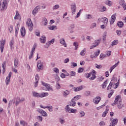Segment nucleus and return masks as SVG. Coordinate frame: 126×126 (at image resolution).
Instances as JSON below:
<instances>
[{"label":"nucleus","mask_w":126,"mask_h":126,"mask_svg":"<svg viewBox=\"0 0 126 126\" xmlns=\"http://www.w3.org/2000/svg\"><path fill=\"white\" fill-rule=\"evenodd\" d=\"M56 89H57L58 90L59 89H61V85H60V83H59V82H57V84H56Z\"/></svg>","instance_id":"nucleus-60"},{"label":"nucleus","mask_w":126,"mask_h":126,"mask_svg":"<svg viewBox=\"0 0 126 126\" xmlns=\"http://www.w3.org/2000/svg\"><path fill=\"white\" fill-rule=\"evenodd\" d=\"M76 112H77V110L76 109H73L72 108H71V111H70V113L75 114Z\"/></svg>","instance_id":"nucleus-62"},{"label":"nucleus","mask_w":126,"mask_h":126,"mask_svg":"<svg viewBox=\"0 0 126 126\" xmlns=\"http://www.w3.org/2000/svg\"><path fill=\"white\" fill-rule=\"evenodd\" d=\"M14 19H19V20L21 19V17H20V15L19 14L18 11H16V15L14 17Z\"/></svg>","instance_id":"nucleus-22"},{"label":"nucleus","mask_w":126,"mask_h":126,"mask_svg":"<svg viewBox=\"0 0 126 126\" xmlns=\"http://www.w3.org/2000/svg\"><path fill=\"white\" fill-rule=\"evenodd\" d=\"M20 124L22 125L23 126H27V123H26L24 121H20Z\"/></svg>","instance_id":"nucleus-47"},{"label":"nucleus","mask_w":126,"mask_h":126,"mask_svg":"<svg viewBox=\"0 0 126 126\" xmlns=\"http://www.w3.org/2000/svg\"><path fill=\"white\" fill-rule=\"evenodd\" d=\"M42 24H43L44 26H46V25L48 24V20H47V18H44L43 19Z\"/></svg>","instance_id":"nucleus-29"},{"label":"nucleus","mask_w":126,"mask_h":126,"mask_svg":"<svg viewBox=\"0 0 126 126\" xmlns=\"http://www.w3.org/2000/svg\"><path fill=\"white\" fill-rule=\"evenodd\" d=\"M36 47H37V45L34 44L33 45V47H32V51H31V54L29 57V60H31V59L33 58V54L34 53V52L35 51V49H36Z\"/></svg>","instance_id":"nucleus-10"},{"label":"nucleus","mask_w":126,"mask_h":126,"mask_svg":"<svg viewBox=\"0 0 126 126\" xmlns=\"http://www.w3.org/2000/svg\"><path fill=\"white\" fill-rule=\"evenodd\" d=\"M9 31L10 33H11L12 31H13V27L12 26H10L8 28Z\"/></svg>","instance_id":"nucleus-59"},{"label":"nucleus","mask_w":126,"mask_h":126,"mask_svg":"<svg viewBox=\"0 0 126 126\" xmlns=\"http://www.w3.org/2000/svg\"><path fill=\"white\" fill-rule=\"evenodd\" d=\"M118 121L119 120H118V119H114L111 121V122L110 123V124H111L112 126H116V125H117V124H118Z\"/></svg>","instance_id":"nucleus-18"},{"label":"nucleus","mask_w":126,"mask_h":126,"mask_svg":"<svg viewBox=\"0 0 126 126\" xmlns=\"http://www.w3.org/2000/svg\"><path fill=\"white\" fill-rule=\"evenodd\" d=\"M70 76H75L76 73L73 71H71L69 72Z\"/></svg>","instance_id":"nucleus-54"},{"label":"nucleus","mask_w":126,"mask_h":126,"mask_svg":"<svg viewBox=\"0 0 126 126\" xmlns=\"http://www.w3.org/2000/svg\"><path fill=\"white\" fill-rule=\"evenodd\" d=\"M108 112H109V106H106L105 111L102 114V117L103 118H105V117H106L107 114H108Z\"/></svg>","instance_id":"nucleus-25"},{"label":"nucleus","mask_w":126,"mask_h":126,"mask_svg":"<svg viewBox=\"0 0 126 126\" xmlns=\"http://www.w3.org/2000/svg\"><path fill=\"white\" fill-rule=\"evenodd\" d=\"M115 20H116V15L114 14V15H112L111 16V19L110 21V24H113V23L115 22Z\"/></svg>","instance_id":"nucleus-24"},{"label":"nucleus","mask_w":126,"mask_h":126,"mask_svg":"<svg viewBox=\"0 0 126 126\" xmlns=\"http://www.w3.org/2000/svg\"><path fill=\"white\" fill-rule=\"evenodd\" d=\"M118 43H119L118 40H114L112 42V46H115L116 45L118 44Z\"/></svg>","instance_id":"nucleus-51"},{"label":"nucleus","mask_w":126,"mask_h":126,"mask_svg":"<svg viewBox=\"0 0 126 126\" xmlns=\"http://www.w3.org/2000/svg\"><path fill=\"white\" fill-rule=\"evenodd\" d=\"M40 41L42 44H45V43H46V36H45V35L42 36L41 38H40Z\"/></svg>","instance_id":"nucleus-27"},{"label":"nucleus","mask_w":126,"mask_h":126,"mask_svg":"<svg viewBox=\"0 0 126 126\" xmlns=\"http://www.w3.org/2000/svg\"><path fill=\"white\" fill-rule=\"evenodd\" d=\"M90 94H91L90 91H86L85 92L84 95L86 97H87V96H89V95H90Z\"/></svg>","instance_id":"nucleus-48"},{"label":"nucleus","mask_w":126,"mask_h":126,"mask_svg":"<svg viewBox=\"0 0 126 126\" xmlns=\"http://www.w3.org/2000/svg\"><path fill=\"white\" fill-rule=\"evenodd\" d=\"M26 33V31L25 30V28L24 27H22L21 29V35L22 37H24L25 36V34Z\"/></svg>","instance_id":"nucleus-15"},{"label":"nucleus","mask_w":126,"mask_h":126,"mask_svg":"<svg viewBox=\"0 0 126 126\" xmlns=\"http://www.w3.org/2000/svg\"><path fill=\"white\" fill-rule=\"evenodd\" d=\"M107 57L106 55L101 54L100 56H99V59L100 60H103V59H105Z\"/></svg>","instance_id":"nucleus-40"},{"label":"nucleus","mask_w":126,"mask_h":126,"mask_svg":"<svg viewBox=\"0 0 126 126\" xmlns=\"http://www.w3.org/2000/svg\"><path fill=\"white\" fill-rule=\"evenodd\" d=\"M112 87H113V86H112V83H110L109 85L107 87V90H109L110 89H111Z\"/></svg>","instance_id":"nucleus-63"},{"label":"nucleus","mask_w":126,"mask_h":126,"mask_svg":"<svg viewBox=\"0 0 126 126\" xmlns=\"http://www.w3.org/2000/svg\"><path fill=\"white\" fill-rule=\"evenodd\" d=\"M96 71L95 70H93L92 72H91V77L90 78V79L91 80H94L95 78H96Z\"/></svg>","instance_id":"nucleus-12"},{"label":"nucleus","mask_w":126,"mask_h":126,"mask_svg":"<svg viewBox=\"0 0 126 126\" xmlns=\"http://www.w3.org/2000/svg\"><path fill=\"white\" fill-rule=\"evenodd\" d=\"M50 46H51V43H50V41H48L47 43H46V44L44 45V47L46 49H48Z\"/></svg>","instance_id":"nucleus-50"},{"label":"nucleus","mask_w":126,"mask_h":126,"mask_svg":"<svg viewBox=\"0 0 126 126\" xmlns=\"http://www.w3.org/2000/svg\"><path fill=\"white\" fill-rule=\"evenodd\" d=\"M111 93L108 94V98H111V97L112 96V95H113V94H114V90H112L111 91Z\"/></svg>","instance_id":"nucleus-57"},{"label":"nucleus","mask_w":126,"mask_h":126,"mask_svg":"<svg viewBox=\"0 0 126 126\" xmlns=\"http://www.w3.org/2000/svg\"><path fill=\"white\" fill-rule=\"evenodd\" d=\"M73 46L75 47V50H77L78 49V42H74L73 43Z\"/></svg>","instance_id":"nucleus-39"},{"label":"nucleus","mask_w":126,"mask_h":126,"mask_svg":"<svg viewBox=\"0 0 126 126\" xmlns=\"http://www.w3.org/2000/svg\"><path fill=\"white\" fill-rule=\"evenodd\" d=\"M36 120H37L38 122H42L43 121V117L41 116H38L36 117Z\"/></svg>","instance_id":"nucleus-38"},{"label":"nucleus","mask_w":126,"mask_h":126,"mask_svg":"<svg viewBox=\"0 0 126 126\" xmlns=\"http://www.w3.org/2000/svg\"><path fill=\"white\" fill-rule=\"evenodd\" d=\"M70 93V92L69 91L66 90L65 91L63 92V97L65 98H66L67 97V95H69V94Z\"/></svg>","instance_id":"nucleus-23"},{"label":"nucleus","mask_w":126,"mask_h":126,"mask_svg":"<svg viewBox=\"0 0 126 126\" xmlns=\"http://www.w3.org/2000/svg\"><path fill=\"white\" fill-rule=\"evenodd\" d=\"M14 66L15 67H18L19 65L18 64L19 63V61L18 60V59L17 58H15L14 60Z\"/></svg>","instance_id":"nucleus-19"},{"label":"nucleus","mask_w":126,"mask_h":126,"mask_svg":"<svg viewBox=\"0 0 126 126\" xmlns=\"http://www.w3.org/2000/svg\"><path fill=\"white\" fill-rule=\"evenodd\" d=\"M83 10L82 9H80L79 10V11L77 13V15L76 16V18H78V17H79V16H80V14H81V12H82Z\"/></svg>","instance_id":"nucleus-45"},{"label":"nucleus","mask_w":126,"mask_h":126,"mask_svg":"<svg viewBox=\"0 0 126 126\" xmlns=\"http://www.w3.org/2000/svg\"><path fill=\"white\" fill-rule=\"evenodd\" d=\"M100 11H101V12H104V11H107V7H105V6H103L102 8H100L99 9Z\"/></svg>","instance_id":"nucleus-43"},{"label":"nucleus","mask_w":126,"mask_h":126,"mask_svg":"<svg viewBox=\"0 0 126 126\" xmlns=\"http://www.w3.org/2000/svg\"><path fill=\"white\" fill-rule=\"evenodd\" d=\"M94 65H95V67H96V68L100 69V68H101L102 67V65L101 64L98 65L97 64H95Z\"/></svg>","instance_id":"nucleus-61"},{"label":"nucleus","mask_w":126,"mask_h":126,"mask_svg":"<svg viewBox=\"0 0 126 126\" xmlns=\"http://www.w3.org/2000/svg\"><path fill=\"white\" fill-rule=\"evenodd\" d=\"M37 68L38 69H43L44 68V66L41 61H38L37 62Z\"/></svg>","instance_id":"nucleus-13"},{"label":"nucleus","mask_w":126,"mask_h":126,"mask_svg":"<svg viewBox=\"0 0 126 126\" xmlns=\"http://www.w3.org/2000/svg\"><path fill=\"white\" fill-rule=\"evenodd\" d=\"M19 24H18L17 25V26L15 28V36H17V34H18V31L19 30V27H18Z\"/></svg>","instance_id":"nucleus-31"},{"label":"nucleus","mask_w":126,"mask_h":126,"mask_svg":"<svg viewBox=\"0 0 126 126\" xmlns=\"http://www.w3.org/2000/svg\"><path fill=\"white\" fill-rule=\"evenodd\" d=\"M27 25L28 26L30 31H32L33 30V23L32 21L30 19H29L26 22Z\"/></svg>","instance_id":"nucleus-5"},{"label":"nucleus","mask_w":126,"mask_h":126,"mask_svg":"<svg viewBox=\"0 0 126 126\" xmlns=\"http://www.w3.org/2000/svg\"><path fill=\"white\" fill-rule=\"evenodd\" d=\"M76 105V102H75L74 99H72L71 100V102H70L69 106H71V107H75Z\"/></svg>","instance_id":"nucleus-26"},{"label":"nucleus","mask_w":126,"mask_h":126,"mask_svg":"<svg viewBox=\"0 0 126 126\" xmlns=\"http://www.w3.org/2000/svg\"><path fill=\"white\" fill-rule=\"evenodd\" d=\"M101 19H103L102 22L103 23H106V24L108 23V19L107 18H105V17L102 18Z\"/></svg>","instance_id":"nucleus-46"},{"label":"nucleus","mask_w":126,"mask_h":126,"mask_svg":"<svg viewBox=\"0 0 126 126\" xmlns=\"http://www.w3.org/2000/svg\"><path fill=\"white\" fill-rule=\"evenodd\" d=\"M40 7L39 6H36L32 11V14L33 15L35 16L38 13V9H39Z\"/></svg>","instance_id":"nucleus-20"},{"label":"nucleus","mask_w":126,"mask_h":126,"mask_svg":"<svg viewBox=\"0 0 126 126\" xmlns=\"http://www.w3.org/2000/svg\"><path fill=\"white\" fill-rule=\"evenodd\" d=\"M115 79V78L113 77H112L111 81L110 82V83L112 84V87H114V86H116V83L114 82V80Z\"/></svg>","instance_id":"nucleus-33"},{"label":"nucleus","mask_w":126,"mask_h":126,"mask_svg":"<svg viewBox=\"0 0 126 126\" xmlns=\"http://www.w3.org/2000/svg\"><path fill=\"white\" fill-rule=\"evenodd\" d=\"M71 66H72V67H75V66H77V63L72 62V64Z\"/></svg>","instance_id":"nucleus-64"},{"label":"nucleus","mask_w":126,"mask_h":126,"mask_svg":"<svg viewBox=\"0 0 126 126\" xmlns=\"http://www.w3.org/2000/svg\"><path fill=\"white\" fill-rule=\"evenodd\" d=\"M2 67L3 68V72H4L5 70V62H3L2 64Z\"/></svg>","instance_id":"nucleus-56"},{"label":"nucleus","mask_w":126,"mask_h":126,"mask_svg":"<svg viewBox=\"0 0 126 126\" xmlns=\"http://www.w3.org/2000/svg\"><path fill=\"white\" fill-rule=\"evenodd\" d=\"M7 2H8V0H3V2L1 4V2L0 1V8L2 10L6 7V4H7Z\"/></svg>","instance_id":"nucleus-6"},{"label":"nucleus","mask_w":126,"mask_h":126,"mask_svg":"<svg viewBox=\"0 0 126 126\" xmlns=\"http://www.w3.org/2000/svg\"><path fill=\"white\" fill-rule=\"evenodd\" d=\"M41 83L43 86L46 87L47 91H50L51 90V91H54V90L51 87V85L50 84L44 83L43 81L41 82Z\"/></svg>","instance_id":"nucleus-7"},{"label":"nucleus","mask_w":126,"mask_h":126,"mask_svg":"<svg viewBox=\"0 0 126 126\" xmlns=\"http://www.w3.org/2000/svg\"><path fill=\"white\" fill-rule=\"evenodd\" d=\"M79 117L80 118H83V117H85V112L83 111H79Z\"/></svg>","instance_id":"nucleus-28"},{"label":"nucleus","mask_w":126,"mask_h":126,"mask_svg":"<svg viewBox=\"0 0 126 126\" xmlns=\"http://www.w3.org/2000/svg\"><path fill=\"white\" fill-rule=\"evenodd\" d=\"M101 101V97L99 96H96L94 99V104H98L99 102Z\"/></svg>","instance_id":"nucleus-16"},{"label":"nucleus","mask_w":126,"mask_h":126,"mask_svg":"<svg viewBox=\"0 0 126 126\" xmlns=\"http://www.w3.org/2000/svg\"><path fill=\"white\" fill-rule=\"evenodd\" d=\"M115 79V78L113 77H112L111 81L110 82V83L112 84V87H114V86H116V83L114 82V80Z\"/></svg>","instance_id":"nucleus-34"},{"label":"nucleus","mask_w":126,"mask_h":126,"mask_svg":"<svg viewBox=\"0 0 126 126\" xmlns=\"http://www.w3.org/2000/svg\"><path fill=\"white\" fill-rule=\"evenodd\" d=\"M93 17L92 16V15H91V14H88V15H86L87 19H92V18Z\"/></svg>","instance_id":"nucleus-55"},{"label":"nucleus","mask_w":126,"mask_h":126,"mask_svg":"<svg viewBox=\"0 0 126 126\" xmlns=\"http://www.w3.org/2000/svg\"><path fill=\"white\" fill-rule=\"evenodd\" d=\"M119 3L120 5L123 6V8H124V10H126V4L125 3V0H121Z\"/></svg>","instance_id":"nucleus-14"},{"label":"nucleus","mask_w":126,"mask_h":126,"mask_svg":"<svg viewBox=\"0 0 126 126\" xmlns=\"http://www.w3.org/2000/svg\"><path fill=\"white\" fill-rule=\"evenodd\" d=\"M0 49L1 51V53L3 52V49H4V45L5 44V39L0 40Z\"/></svg>","instance_id":"nucleus-9"},{"label":"nucleus","mask_w":126,"mask_h":126,"mask_svg":"<svg viewBox=\"0 0 126 126\" xmlns=\"http://www.w3.org/2000/svg\"><path fill=\"white\" fill-rule=\"evenodd\" d=\"M14 44V40H13V39H12L10 42V46L11 47V50H12V49H13Z\"/></svg>","instance_id":"nucleus-36"},{"label":"nucleus","mask_w":126,"mask_h":126,"mask_svg":"<svg viewBox=\"0 0 126 126\" xmlns=\"http://www.w3.org/2000/svg\"><path fill=\"white\" fill-rule=\"evenodd\" d=\"M70 6L72 14L73 15L75 14V12H76V4H75V3H72Z\"/></svg>","instance_id":"nucleus-8"},{"label":"nucleus","mask_w":126,"mask_h":126,"mask_svg":"<svg viewBox=\"0 0 126 126\" xmlns=\"http://www.w3.org/2000/svg\"><path fill=\"white\" fill-rule=\"evenodd\" d=\"M102 88L105 89L107 87V81H105L101 85Z\"/></svg>","instance_id":"nucleus-41"},{"label":"nucleus","mask_w":126,"mask_h":126,"mask_svg":"<svg viewBox=\"0 0 126 126\" xmlns=\"http://www.w3.org/2000/svg\"><path fill=\"white\" fill-rule=\"evenodd\" d=\"M58 8H60V5L56 4L53 7L52 9L53 10H56V9H58Z\"/></svg>","instance_id":"nucleus-42"},{"label":"nucleus","mask_w":126,"mask_h":126,"mask_svg":"<svg viewBox=\"0 0 126 126\" xmlns=\"http://www.w3.org/2000/svg\"><path fill=\"white\" fill-rule=\"evenodd\" d=\"M66 112L68 113H70V111L71 110V108L69 107V105H66L65 108Z\"/></svg>","instance_id":"nucleus-37"},{"label":"nucleus","mask_w":126,"mask_h":126,"mask_svg":"<svg viewBox=\"0 0 126 126\" xmlns=\"http://www.w3.org/2000/svg\"><path fill=\"white\" fill-rule=\"evenodd\" d=\"M84 70V69H83V68L80 67L78 70V72L79 73H81V72H83Z\"/></svg>","instance_id":"nucleus-58"},{"label":"nucleus","mask_w":126,"mask_h":126,"mask_svg":"<svg viewBox=\"0 0 126 126\" xmlns=\"http://www.w3.org/2000/svg\"><path fill=\"white\" fill-rule=\"evenodd\" d=\"M60 43L62 45H63V46H64V47H66V46H67L66 43H65V40H64V38H61L60 39Z\"/></svg>","instance_id":"nucleus-17"},{"label":"nucleus","mask_w":126,"mask_h":126,"mask_svg":"<svg viewBox=\"0 0 126 126\" xmlns=\"http://www.w3.org/2000/svg\"><path fill=\"white\" fill-rule=\"evenodd\" d=\"M32 94L33 97H36V98H43V97H47L49 95L48 93H42L40 94L36 92H32Z\"/></svg>","instance_id":"nucleus-2"},{"label":"nucleus","mask_w":126,"mask_h":126,"mask_svg":"<svg viewBox=\"0 0 126 126\" xmlns=\"http://www.w3.org/2000/svg\"><path fill=\"white\" fill-rule=\"evenodd\" d=\"M11 74H12V73L11 72H10L9 73L8 76H7L6 78L5 82L6 85H8V84H9V82H10V77H11Z\"/></svg>","instance_id":"nucleus-11"},{"label":"nucleus","mask_w":126,"mask_h":126,"mask_svg":"<svg viewBox=\"0 0 126 126\" xmlns=\"http://www.w3.org/2000/svg\"><path fill=\"white\" fill-rule=\"evenodd\" d=\"M20 102V98H19V97L14 98L12 99L11 102L10 101L9 102V106H10V105H11V103H13V104H14V103H15L16 106H18Z\"/></svg>","instance_id":"nucleus-3"},{"label":"nucleus","mask_w":126,"mask_h":126,"mask_svg":"<svg viewBox=\"0 0 126 126\" xmlns=\"http://www.w3.org/2000/svg\"><path fill=\"white\" fill-rule=\"evenodd\" d=\"M45 108H46V109H48L49 112H53V106H45Z\"/></svg>","instance_id":"nucleus-44"},{"label":"nucleus","mask_w":126,"mask_h":126,"mask_svg":"<svg viewBox=\"0 0 126 126\" xmlns=\"http://www.w3.org/2000/svg\"><path fill=\"white\" fill-rule=\"evenodd\" d=\"M80 98H81V95H76L72 99H74V101L75 102L76 101H77L78 100H79V99H80Z\"/></svg>","instance_id":"nucleus-30"},{"label":"nucleus","mask_w":126,"mask_h":126,"mask_svg":"<svg viewBox=\"0 0 126 126\" xmlns=\"http://www.w3.org/2000/svg\"><path fill=\"white\" fill-rule=\"evenodd\" d=\"M119 63H120V62H118L117 63H115V64H114V65L111 66V68H112V69H114V68H115V67H117V66H118V65H119Z\"/></svg>","instance_id":"nucleus-53"},{"label":"nucleus","mask_w":126,"mask_h":126,"mask_svg":"<svg viewBox=\"0 0 126 126\" xmlns=\"http://www.w3.org/2000/svg\"><path fill=\"white\" fill-rule=\"evenodd\" d=\"M117 25L119 27H120V28H122V27L124 26V23H123V22L119 21L118 22Z\"/></svg>","instance_id":"nucleus-35"},{"label":"nucleus","mask_w":126,"mask_h":126,"mask_svg":"<svg viewBox=\"0 0 126 126\" xmlns=\"http://www.w3.org/2000/svg\"><path fill=\"white\" fill-rule=\"evenodd\" d=\"M101 39L99 38V39L95 40L94 41V43L92 46H91L90 49L92 50V49H94V48H96L97 46H98L99 44L101 43Z\"/></svg>","instance_id":"nucleus-4"},{"label":"nucleus","mask_w":126,"mask_h":126,"mask_svg":"<svg viewBox=\"0 0 126 126\" xmlns=\"http://www.w3.org/2000/svg\"><path fill=\"white\" fill-rule=\"evenodd\" d=\"M82 89H83V86H81L77 88H74V91L75 92H77L78 91H80V90H82Z\"/></svg>","instance_id":"nucleus-21"},{"label":"nucleus","mask_w":126,"mask_h":126,"mask_svg":"<svg viewBox=\"0 0 126 126\" xmlns=\"http://www.w3.org/2000/svg\"><path fill=\"white\" fill-rule=\"evenodd\" d=\"M86 53V49H84L80 53V56H85V53Z\"/></svg>","instance_id":"nucleus-32"},{"label":"nucleus","mask_w":126,"mask_h":126,"mask_svg":"<svg viewBox=\"0 0 126 126\" xmlns=\"http://www.w3.org/2000/svg\"><path fill=\"white\" fill-rule=\"evenodd\" d=\"M111 105L112 106L117 105V108L119 110L123 109V108H125V104L123 103L122 98L120 95H117L116 96L114 103H112Z\"/></svg>","instance_id":"nucleus-1"},{"label":"nucleus","mask_w":126,"mask_h":126,"mask_svg":"<svg viewBox=\"0 0 126 126\" xmlns=\"http://www.w3.org/2000/svg\"><path fill=\"white\" fill-rule=\"evenodd\" d=\"M41 115L43 117H48V114L47 113V112H46V111H45L44 110L42 112V113H41Z\"/></svg>","instance_id":"nucleus-52"},{"label":"nucleus","mask_w":126,"mask_h":126,"mask_svg":"<svg viewBox=\"0 0 126 126\" xmlns=\"http://www.w3.org/2000/svg\"><path fill=\"white\" fill-rule=\"evenodd\" d=\"M48 28L50 30H54V29H57V26H50Z\"/></svg>","instance_id":"nucleus-49"}]
</instances>
